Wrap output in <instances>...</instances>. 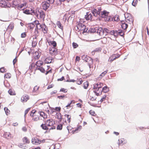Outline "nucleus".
Masks as SVG:
<instances>
[{
    "instance_id": "46",
    "label": "nucleus",
    "mask_w": 149,
    "mask_h": 149,
    "mask_svg": "<svg viewBox=\"0 0 149 149\" xmlns=\"http://www.w3.org/2000/svg\"><path fill=\"white\" fill-rule=\"evenodd\" d=\"M7 71L6 69L4 67L0 68V72L1 73L6 72Z\"/></svg>"
},
{
    "instance_id": "12",
    "label": "nucleus",
    "mask_w": 149,
    "mask_h": 149,
    "mask_svg": "<svg viewBox=\"0 0 149 149\" xmlns=\"http://www.w3.org/2000/svg\"><path fill=\"white\" fill-rule=\"evenodd\" d=\"M120 56V55L118 54H113L109 57V61L111 62L116 58H119Z\"/></svg>"
},
{
    "instance_id": "19",
    "label": "nucleus",
    "mask_w": 149,
    "mask_h": 149,
    "mask_svg": "<svg viewBox=\"0 0 149 149\" xmlns=\"http://www.w3.org/2000/svg\"><path fill=\"white\" fill-rule=\"evenodd\" d=\"M64 117L65 120H67L68 122L69 123L70 122L71 119V115L69 114H66L64 115Z\"/></svg>"
},
{
    "instance_id": "17",
    "label": "nucleus",
    "mask_w": 149,
    "mask_h": 149,
    "mask_svg": "<svg viewBox=\"0 0 149 149\" xmlns=\"http://www.w3.org/2000/svg\"><path fill=\"white\" fill-rule=\"evenodd\" d=\"M75 101L74 100H72L70 101V103H69L66 107L67 109H70L71 107H72L75 103Z\"/></svg>"
},
{
    "instance_id": "11",
    "label": "nucleus",
    "mask_w": 149,
    "mask_h": 149,
    "mask_svg": "<svg viewBox=\"0 0 149 149\" xmlns=\"http://www.w3.org/2000/svg\"><path fill=\"white\" fill-rule=\"evenodd\" d=\"M58 50L54 47H50L49 48V53L52 56H55L57 54Z\"/></svg>"
},
{
    "instance_id": "36",
    "label": "nucleus",
    "mask_w": 149,
    "mask_h": 149,
    "mask_svg": "<svg viewBox=\"0 0 149 149\" xmlns=\"http://www.w3.org/2000/svg\"><path fill=\"white\" fill-rule=\"evenodd\" d=\"M32 117V119L35 121H37L39 120V118L38 116L36 114L34 115L33 116H31Z\"/></svg>"
},
{
    "instance_id": "29",
    "label": "nucleus",
    "mask_w": 149,
    "mask_h": 149,
    "mask_svg": "<svg viewBox=\"0 0 149 149\" xmlns=\"http://www.w3.org/2000/svg\"><path fill=\"white\" fill-rule=\"evenodd\" d=\"M122 28L124 30H125L127 28L128 25L125 23L124 21L122 22V24L121 25Z\"/></svg>"
},
{
    "instance_id": "20",
    "label": "nucleus",
    "mask_w": 149,
    "mask_h": 149,
    "mask_svg": "<svg viewBox=\"0 0 149 149\" xmlns=\"http://www.w3.org/2000/svg\"><path fill=\"white\" fill-rule=\"evenodd\" d=\"M40 55L38 52H36L33 54V56L35 60H38L40 58Z\"/></svg>"
},
{
    "instance_id": "1",
    "label": "nucleus",
    "mask_w": 149,
    "mask_h": 149,
    "mask_svg": "<svg viewBox=\"0 0 149 149\" xmlns=\"http://www.w3.org/2000/svg\"><path fill=\"white\" fill-rule=\"evenodd\" d=\"M103 84L100 82H98L94 85V92L97 96H99L102 94V87Z\"/></svg>"
},
{
    "instance_id": "49",
    "label": "nucleus",
    "mask_w": 149,
    "mask_h": 149,
    "mask_svg": "<svg viewBox=\"0 0 149 149\" xmlns=\"http://www.w3.org/2000/svg\"><path fill=\"white\" fill-rule=\"evenodd\" d=\"M110 33L111 35L115 36L116 35V34H117V31L112 30L111 31Z\"/></svg>"
},
{
    "instance_id": "53",
    "label": "nucleus",
    "mask_w": 149,
    "mask_h": 149,
    "mask_svg": "<svg viewBox=\"0 0 149 149\" xmlns=\"http://www.w3.org/2000/svg\"><path fill=\"white\" fill-rule=\"evenodd\" d=\"M137 3L138 0H133L132 4L134 6H136L137 5Z\"/></svg>"
},
{
    "instance_id": "23",
    "label": "nucleus",
    "mask_w": 149,
    "mask_h": 149,
    "mask_svg": "<svg viewBox=\"0 0 149 149\" xmlns=\"http://www.w3.org/2000/svg\"><path fill=\"white\" fill-rule=\"evenodd\" d=\"M119 17L118 15H116L113 17L111 16V19L110 21H118L119 19L118 18Z\"/></svg>"
},
{
    "instance_id": "26",
    "label": "nucleus",
    "mask_w": 149,
    "mask_h": 149,
    "mask_svg": "<svg viewBox=\"0 0 149 149\" xmlns=\"http://www.w3.org/2000/svg\"><path fill=\"white\" fill-rule=\"evenodd\" d=\"M22 141L24 144H26L29 143H30V141L29 139H28L27 137L25 136L22 139Z\"/></svg>"
},
{
    "instance_id": "39",
    "label": "nucleus",
    "mask_w": 149,
    "mask_h": 149,
    "mask_svg": "<svg viewBox=\"0 0 149 149\" xmlns=\"http://www.w3.org/2000/svg\"><path fill=\"white\" fill-rule=\"evenodd\" d=\"M102 89V91H103L104 93H107L109 91V88L107 86H104Z\"/></svg>"
},
{
    "instance_id": "48",
    "label": "nucleus",
    "mask_w": 149,
    "mask_h": 149,
    "mask_svg": "<svg viewBox=\"0 0 149 149\" xmlns=\"http://www.w3.org/2000/svg\"><path fill=\"white\" fill-rule=\"evenodd\" d=\"M68 90L66 89H65L64 88H61L60 90V92H62L64 93H66L68 92Z\"/></svg>"
},
{
    "instance_id": "10",
    "label": "nucleus",
    "mask_w": 149,
    "mask_h": 149,
    "mask_svg": "<svg viewBox=\"0 0 149 149\" xmlns=\"http://www.w3.org/2000/svg\"><path fill=\"white\" fill-rule=\"evenodd\" d=\"M45 142V140H40L36 137H34L32 138L31 142L33 144L38 145L42 143H44Z\"/></svg>"
},
{
    "instance_id": "8",
    "label": "nucleus",
    "mask_w": 149,
    "mask_h": 149,
    "mask_svg": "<svg viewBox=\"0 0 149 149\" xmlns=\"http://www.w3.org/2000/svg\"><path fill=\"white\" fill-rule=\"evenodd\" d=\"M45 124L48 126V127H51L49 128V131L51 130H54L55 129V127L54 126V123L53 121V120L52 119H48L45 122Z\"/></svg>"
},
{
    "instance_id": "61",
    "label": "nucleus",
    "mask_w": 149,
    "mask_h": 149,
    "mask_svg": "<svg viewBox=\"0 0 149 149\" xmlns=\"http://www.w3.org/2000/svg\"><path fill=\"white\" fill-rule=\"evenodd\" d=\"M118 33L120 34L121 36H123L124 34L122 30H119L118 31H117V33Z\"/></svg>"
},
{
    "instance_id": "58",
    "label": "nucleus",
    "mask_w": 149,
    "mask_h": 149,
    "mask_svg": "<svg viewBox=\"0 0 149 149\" xmlns=\"http://www.w3.org/2000/svg\"><path fill=\"white\" fill-rule=\"evenodd\" d=\"M61 107H56L54 109V110L56 111L60 112L61 110Z\"/></svg>"
},
{
    "instance_id": "47",
    "label": "nucleus",
    "mask_w": 149,
    "mask_h": 149,
    "mask_svg": "<svg viewBox=\"0 0 149 149\" xmlns=\"http://www.w3.org/2000/svg\"><path fill=\"white\" fill-rule=\"evenodd\" d=\"M89 98L91 100L93 101L95 100L96 98L94 95H92L90 96Z\"/></svg>"
},
{
    "instance_id": "30",
    "label": "nucleus",
    "mask_w": 149,
    "mask_h": 149,
    "mask_svg": "<svg viewBox=\"0 0 149 149\" xmlns=\"http://www.w3.org/2000/svg\"><path fill=\"white\" fill-rule=\"evenodd\" d=\"M56 117L60 121H61L62 119V115L61 113H56Z\"/></svg>"
},
{
    "instance_id": "4",
    "label": "nucleus",
    "mask_w": 149,
    "mask_h": 149,
    "mask_svg": "<svg viewBox=\"0 0 149 149\" xmlns=\"http://www.w3.org/2000/svg\"><path fill=\"white\" fill-rule=\"evenodd\" d=\"M86 26L85 25L79 22H78L75 29L78 31H82L83 33H84L87 32L88 29H86Z\"/></svg>"
},
{
    "instance_id": "37",
    "label": "nucleus",
    "mask_w": 149,
    "mask_h": 149,
    "mask_svg": "<svg viewBox=\"0 0 149 149\" xmlns=\"http://www.w3.org/2000/svg\"><path fill=\"white\" fill-rule=\"evenodd\" d=\"M14 28V23H10L8 27V29H10L11 30H12Z\"/></svg>"
},
{
    "instance_id": "50",
    "label": "nucleus",
    "mask_w": 149,
    "mask_h": 149,
    "mask_svg": "<svg viewBox=\"0 0 149 149\" xmlns=\"http://www.w3.org/2000/svg\"><path fill=\"white\" fill-rule=\"evenodd\" d=\"M63 127V124H59L58 125L57 127V129L58 130H61Z\"/></svg>"
},
{
    "instance_id": "35",
    "label": "nucleus",
    "mask_w": 149,
    "mask_h": 149,
    "mask_svg": "<svg viewBox=\"0 0 149 149\" xmlns=\"http://www.w3.org/2000/svg\"><path fill=\"white\" fill-rule=\"evenodd\" d=\"M103 32V35H106L107 33L110 32L109 30L107 28H104L102 29Z\"/></svg>"
},
{
    "instance_id": "14",
    "label": "nucleus",
    "mask_w": 149,
    "mask_h": 149,
    "mask_svg": "<svg viewBox=\"0 0 149 149\" xmlns=\"http://www.w3.org/2000/svg\"><path fill=\"white\" fill-rule=\"evenodd\" d=\"M29 98L30 97L29 95L26 94L24 95L21 97V101L22 102H26L29 100Z\"/></svg>"
},
{
    "instance_id": "3",
    "label": "nucleus",
    "mask_w": 149,
    "mask_h": 149,
    "mask_svg": "<svg viewBox=\"0 0 149 149\" xmlns=\"http://www.w3.org/2000/svg\"><path fill=\"white\" fill-rule=\"evenodd\" d=\"M109 12L106 10L101 11L100 17L104 18L106 22L110 21L111 16L109 15Z\"/></svg>"
},
{
    "instance_id": "5",
    "label": "nucleus",
    "mask_w": 149,
    "mask_h": 149,
    "mask_svg": "<svg viewBox=\"0 0 149 149\" xmlns=\"http://www.w3.org/2000/svg\"><path fill=\"white\" fill-rule=\"evenodd\" d=\"M41 104H45V105L44 107V110L47 112L49 114H51L54 112V109L50 107L49 104L47 103V102H44L41 103Z\"/></svg>"
},
{
    "instance_id": "27",
    "label": "nucleus",
    "mask_w": 149,
    "mask_h": 149,
    "mask_svg": "<svg viewBox=\"0 0 149 149\" xmlns=\"http://www.w3.org/2000/svg\"><path fill=\"white\" fill-rule=\"evenodd\" d=\"M12 75L10 73H6L4 75V78L5 79H10Z\"/></svg>"
},
{
    "instance_id": "16",
    "label": "nucleus",
    "mask_w": 149,
    "mask_h": 149,
    "mask_svg": "<svg viewBox=\"0 0 149 149\" xmlns=\"http://www.w3.org/2000/svg\"><path fill=\"white\" fill-rule=\"evenodd\" d=\"M42 7L44 10H46L49 6V3L48 2H44L42 3Z\"/></svg>"
},
{
    "instance_id": "9",
    "label": "nucleus",
    "mask_w": 149,
    "mask_h": 149,
    "mask_svg": "<svg viewBox=\"0 0 149 149\" xmlns=\"http://www.w3.org/2000/svg\"><path fill=\"white\" fill-rule=\"evenodd\" d=\"M84 60L87 62H89V61H91V63H88V65L89 68L91 70H93V59L89 56H86L84 58Z\"/></svg>"
},
{
    "instance_id": "31",
    "label": "nucleus",
    "mask_w": 149,
    "mask_h": 149,
    "mask_svg": "<svg viewBox=\"0 0 149 149\" xmlns=\"http://www.w3.org/2000/svg\"><path fill=\"white\" fill-rule=\"evenodd\" d=\"M126 143V141L123 138H121L118 140V144L119 145H122Z\"/></svg>"
},
{
    "instance_id": "45",
    "label": "nucleus",
    "mask_w": 149,
    "mask_h": 149,
    "mask_svg": "<svg viewBox=\"0 0 149 149\" xmlns=\"http://www.w3.org/2000/svg\"><path fill=\"white\" fill-rule=\"evenodd\" d=\"M67 97L65 95H61L57 96V98L60 100H64Z\"/></svg>"
},
{
    "instance_id": "15",
    "label": "nucleus",
    "mask_w": 149,
    "mask_h": 149,
    "mask_svg": "<svg viewBox=\"0 0 149 149\" xmlns=\"http://www.w3.org/2000/svg\"><path fill=\"white\" fill-rule=\"evenodd\" d=\"M45 62L46 63H49L54 62V59L52 57L49 56L47 57L45 60Z\"/></svg>"
},
{
    "instance_id": "6",
    "label": "nucleus",
    "mask_w": 149,
    "mask_h": 149,
    "mask_svg": "<svg viewBox=\"0 0 149 149\" xmlns=\"http://www.w3.org/2000/svg\"><path fill=\"white\" fill-rule=\"evenodd\" d=\"M102 10V7L100 6L97 7L91 10V12L93 15L95 17H97L98 15L100 16L101 10Z\"/></svg>"
},
{
    "instance_id": "57",
    "label": "nucleus",
    "mask_w": 149,
    "mask_h": 149,
    "mask_svg": "<svg viewBox=\"0 0 149 149\" xmlns=\"http://www.w3.org/2000/svg\"><path fill=\"white\" fill-rule=\"evenodd\" d=\"M106 96L105 95H103L102 97L100 99V101L101 102H102L104 101L105 100H106Z\"/></svg>"
},
{
    "instance_id": "64",
    "label": "nucleus",
    "mask_w": 149,
    "mask_h": 149,
    "mask_svg": "<svg viewBox=\"0 0 149 149\" xmlns=\"http://www.w3.org/2000/svg\"><path fill=\"white\" fill-rule=\"evenodd\" d=\"M26 36V34L25 33H22L21 35V37L22 38H25Z\"/></svg>"
},
{
    "instance_id": "25",
    "label": "nucleus",
    "mask_w": 149,
    "mask_h": 149,
    "mask_svg": "<svg viewBox=\"0 0 149 149\" xmlns=\"http://www.w3.org/2000/svg\"><path fill=\"white\" fill-rule=\"evenodd\" d=\"M101 48L100 47H98L95 49L93 51L91 52L92 55H94L95 54V52H101Z\"/></svg>"
},
{
    "instance_id": "24",
    "label": "nucleus",
    "mask_w": 149,
    "mask_h": 149,
    "mask_svg": "<svg viewBox=\"0 0 149 149\" xmlns=\"http://www.w3.org/2000/svg\"><path fill=\"white\" fill-rule=\"evenodd\" d=\"M43 26L42 28V31L44 33H47L48 29L46 26L45 24H43Z\"/></svg>"
},
{
    "instance_id": "59",
    "label": "nucleus",
    "mask_w": 149,
    "mask_h": 149,
    "mask_svg": "<svg viewBox=\"0 0 149 149\" xmlns=\"http://www.w3.org/2000/svg\"><path fill=\"white\" fill-rule=\"evenodd\" d=\"M36 111L35 110H33L30 114V116H33L34 115L36 114Z\"/></svg>"
},
{
    "instance_id": "51",
    "label": "nucleus",
    "mask_w": 149,
    "mask_h": 149,
    "mask_svg": "<svg viewBox=\"0 0 149 149\" xmlns=\"http://www.w3.org/2000/svg\"><path fill=\"white\" fill-rule=\"evenodd\" d=\"M36 66V64L34 63H32L29 66V68L30 69H33L35 68Z\"/></svg>"
},
{
    "instance_id": "2",
    "label": "nucleus",
    "mask_w": 149,
    "mask_h": 149,
    "mask_svg": "<svg viewBox=\"0 0 149 149\" xmlns=\"http://www.w3.org/2000/svg\"><path fill=\"white\" fill-rule=\"evenodd\" d=\"M47 69H44L42 67H38V68H36L35 70V73L36 74L38 70H40L41 72L42 73H45L46 75H47L49 73H52V68H51L50 70V66L47 65Z\"/></svg>"
},
{
    "instance_id": "40",
    "label": "nucleus",
    "mask_w": 149,
    "mask_h": 149,
    "mask_svg": "<svg viewBox=\"0 0 149 149\" xmlns=\"http://www.w3.org/2000/svg\"><path fill=\"white\" fill-rule=\"evenodd\" d=\"M108 72V70L107 69L105 71L102 72L101 74L100 75V77L101 78L103 77Z\"/></svg>"
},
{
    "instance_id": "38",
    "label": "nucleus",
    "mask_w": 149,
    "mask_h": 149,
    "mask_svg": "<svg viewBox=\"0 0 149 149\" xmlns=\"http://www.w3.org/2000/svg\"><path fill=\"white\" fill-rule=\"evenodd\" d=\"M26 3H24L23 4H21L19 5L17 7V8L18 9L20 10L24 6H26Z\"/></svg>"
},
{
    "instance_id": "63",
    "label": "nucleus",
    "mask_w": 149,
    "mask_h": 149,
    "mask_svg": "<svg viewBox=\"0 0 149 149\" xmlns=\"http://www.w3.org/2000/svg\"><path fill=\"white\" fill-rule=\"evenodd\" d=\"M80 60V57L78 56H77L76 57L75 62H77L78 61H79Z\"/></svg>"
},
{
    "instance_id": "33",
    "label": "nucleus",
    "mask_w": 149,
    "mask_h": 149,
    "mask_svg": "<svg viewBox=\"0 0 149 149\" xmlns=\"http://www.w3.org/2000/svg\"><path fill=\"white\" fill-rule=\"evenodd\" d=\"M48 43L49 45H50L53 46V47H52L55 48L57 45L55 41H50L48 42Z\"/></svg>"
},
{
    "instance_id": "13",
    "label": "nucleus",
    "mask_w": 149,
    "mask_h": 149,
    "mask_svg": "<svg viewBox=\"0 0 149 149\" xmlns=\"http://www.w3.org/2000/svg\"><path fill=\"white\" fill-rule=\"evenodd\" d=\"M4 138L8 139H11L13 138V136L10 132H5L3 134Z\"/></svg>"
},
{
    "instance_id": "28",
    "label": "nucleus",
    "mask_w": 149,
    "mask_h": 149,
    "mask_svg": "<svg viewBox=\"0 0 149 149\" xmlns=\"http://www.w3.org/2000/svg\"><path fill=\"white\" fill-rule=\"evenodd\" d=\"M8 93L10 95H15L16 94L15 91L12 89H9L8 91Z\"/></svg>"
},
{
    "instance_id": "18",
    "label": "nucleus",
    "mask_w": 149,
    "mask_h": 149,
    "mask_svg": "<svg viewBox=\"0 0 149 149\" xmlns=\"http://www.w3.org/2000/svg\"><path fill=\"white\" fill-rule=\"evenodd\" d=\"M85 18L87 20H90L91 21L93 20L92 19L93 16L92 14L91 13L89 14V13H87V15L85 16Z\"/></svg>"
},
{
    "instance_id": "56",
    "label": "nucleus",
    "mask_w": 149,
    "mask_h": 149,
    "mask_svg": "<svg viewBox=\"0 0 149 149\" xmlns=\"http://www.w3.org/2000/svg\"><path fill=\"white\" fill-rule=\"evenodd\" d=\"M89 113L92 116H94L95 115V111L93 110H91L89 111Z\"/></svg>"
},
{
    "instance_id": "32",
    "label": "nucleus",
    "mask_w": 149,
    "mask_h": 149,
    "mask_svg": "<svg viewBox=\"0 0 149 149\" xmlns=\"http://www.w3.org/2000/svg\"><path fill=\"white\" fill-rule=\"evenodd\" d=\"M41 127L42 128V129L45 130H49V128L46 125L45 123V124H42L41 125Z\"/></svg>"
},
{
    "instance_id": "7",
    "label": "nucleus",
    "mask_w": 149,
    "mask_h": 149,
    "mask_svg": "<svg viewBox=\"0 0 149 149\" xmlns=\"http://www.w3.org/2000/svg\"><path fill=\"white\" fill-rule=\"evenodd\" d=\"M35 15L38 19H42L44 20L45 15L44 12L42 10H36L35 13Z\"/></svg>"
},
{
    "instance_id": "22",
    "label": "nucleus",
    "mask_w": 149,
    "mask_h": 149,
    "mask_svg": "<svg viewBox=\"0 0 149 149\" xmlns=\"http://www.w3.org/2000/svg\"><path fill=\"white\" fill-rule=\"evenodd\" d=\"M39 88V86L37 85L35 86L34 87L33 90L32 91V93L34 94H36L38 93Z\"/></svg>"
},
{
    "instance_id": "34",
    "label": "nucleus",
    "mask_w": 149,
    "mask_h": 149,
    "mask_svg": "<svg viewBox=\"0 0 149 149\" xmlns=\"http://www.w3.org/2000/svg\"><path fill=\"white\" fill-rule=\"evenodd\" d=\"M97 32L100 36H102L103 35L102 29L101 28H100L98 29Z\"/></svg>"
},
{
    "instance_id": "55",
    "label": "nucleus",
    "mask_w": 149,
    "mask_h": 149,
    "mask_svg": "<svg viewBox=\"0 0 149 149\" xmlns=\"http://www.w3.org/2000/svg\"><path fill=\"white\" fill-rule=\"evenodd\" d=\"M72 45L74 48H76L78 46V45L77 43L74 42L72 43Z\"/></svg>"
},
{
    "instance_id": "41",
    "label": "nucleus",
    "mask_w": 149,
    "mask_h": 149,
    "mask_svg": "<svg viewBox=\"0 0 149 149\" xmlns=\"http://www.w3.org/2000/svg\"><path fill=\"white\" fill-rule=\"evenodd\" d=\"M126 18V20L130 22H132L133 21L132 18L130 16L127 17Z\"/></svg>"
},
{
    "instance_id": "44",
    "label": "nucleus",
    "mask_w": 149,
    "mask_h": 149,
    "mask_svg": "<svg viewBox=\"0 0 149 149\" xmlns=\"http://www.w3.org/2000/svg\"><path fill=\"white\" fill-rule=\"evenodd\" d=\"M89 85V83L88 81H86L83 84V87L85 89H87Z\"/></svg>"
},
{
    "instance_id": "60",
    "label": "nucleus",
    "mask_w": 149,
    "mask_h": 149,
    "mask_svg": "<svg viewBox=\"0 0 149 149\" xmlns=\"http://www.w3.org/2000/svg\"><path fill=\"white\" fill-rule=\"evenodd\" d=\"M24 13L26 14H30V10H29L26 9L23 12Z\"/></svg>"
},
{
    "instance_id": "43",
    "label": "nucleus",
    "mask_w": 149,
    "mask_h": 149,
    "mask_svg": "<svg viewBox=\"0 0 149 149\" xmlns=\"http://www.w3.org/2000/svg\"><path fill=\"white\" fill-rule=\"evenodd\" d=\"M40 116L43 117L44 118H46L47 117V116L46 114L44 112H40Z\"/></svg>"
},
{
    "instance_id": "42",
    "label": "nucleus",
    "mask_w": 149,
    "mask_h": 149,
    "mask_svg": "<svg viewBox=\"0 0 149 149\" xmlns=\"http://www.w3.org/2000/svg\"><path fill=\"white\" fill-rule=\"evenodd\" d=\"M56 25L60 29L62 30L63 29V26L62 25V24L60 21H58L57 22Z\"/></svg>"
},
{
    "instance_id": "62",
    "label": "nucleus",
    "mask_w": 149,
    "mask_h": 149,
    "mask_svg": "<svg viewBox=\"0 0 149 149\" xmlns=\"http://www.w3.org/2000/svg\"><path fill=\"white\" fill-rule=\"evenodd\" d=\"M31 108H29L27 109L25 111V115H26L30 111Z\"/></svg>"
},
{
    "instance_id": "21",
    "label": "nucleus",
    "mask_w": 149,
    "mask_h": 149,
    "mask_svg": "<svg viewBox=\"0 0 149 149\" xmlns=\"http://www.w3.org/2000/svg\"><path fill=\"white\" fill-rule=\"evenodd\" d=\"M36 68H38L40 67L43 64V61H42L38 60L36 63Z\"/></svg>"
},
{
    "instance_id": "54",
    "label": "nucleus",
    "mask_w": 149,
    "mask_h": 149,
    "mask_svg": "<svg viewBox=\"0 0 149 149\" xmlns=\"http://www.w3.org/2000/svg\"><path fill=\"white\" fill-rule=\"evenodd\" d=\"M43 24H41L40 23L38 24V25L36 26V28L37 29H42V27Z\"/></svg>"
},
{
    "instance_id": "52",
    "label": "nucleus",
    "mask_w": 149,
    "mask_h": 149,
    "mask_svg": "<svg viewBox=\"0 0 149 149\" xmlns=\"http://www.w3.org/2000/svg\"><path fill=\"white\" fill-rule=\"evenodd\" d=\"M83 81L82 80V79L81 78H80L78 79L77 81V84L80 85L81 84Z\"/></svg>"
}]
</instances>
